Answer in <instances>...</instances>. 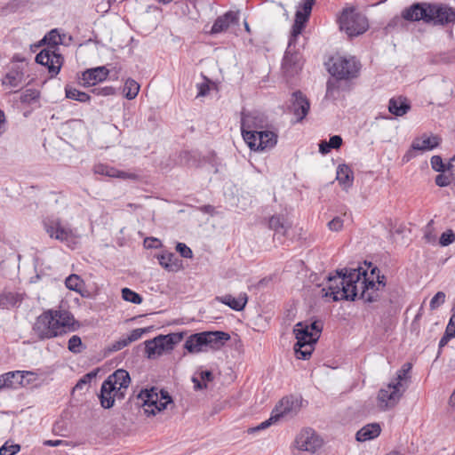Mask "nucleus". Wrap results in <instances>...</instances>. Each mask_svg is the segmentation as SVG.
I'll return each mask as SVG.
<instances>
[{"label":"nucleus","instance_id":"nucleus-1","mask_svg":"<svg viewBox=\"0 0 455 455\" xmlns=\"http://www.w3.org/2000/svg\"><path fill=\"white\" fill-rule=\"evenodd\" d=\"M386 287V277L377 267L368 273L362 267L337 271L329 275L320 293L333 301L354 300L359 297L367 302L377 301Z\"/></svg>","mask_w":455,"mask_h":455},{"label":"nucleus","instance_id":"nucleus-2","mask_svg":"<svg viewBox=\"0 0 455 455\" xmlns=\"http://www.w3.org/2000/svg\"><path fill=\"white\" fill-rule=\"evenodd\" d=\"M403 20L411 22L422 21L435 26H453L455 9L442 3H415L401 12Z\"/></svg>","mask_w":455,"mask_h":455},{"label":"nucleus","instance_id":"nucleus-3","mask_svg":"<svg viewBox=\"0 0 455 455\" xmlns=\"http://www.w3.org/2000/svg\"><path fill=\"white\" fill-rule=\"evenodd\" d=\"M76 320L66 309H48L36 319L33 331L38 339H50L76 330Z\"/></svg>","mask_w":455,"mask_h":455},{"label":"nucleus","instance_id":"nucleus-4","mask_svg":"<svg viewBox=\"0 0 455 455\" xmlns=\"http://www.w3.org/2000/svg\"><path fill=\"white\" fill-rule=\"evenodd\" d=\"M323 324L319 321L300 322L293 329L297 342L294 352L298 359L307 360L314 351V346L320 338Z\"/></svg>","mask_w":455,"mask_h":455},{"label":"nucleus","instance_id":"nucleus-5","mask_svg":"<svg viewBox=\"0 0 455 455\" xmlns=\"http://www.w3.org/2000/svg\"><path fill=\"white\" fill-rule=\"evenodd\" d=\"M42 42L47 44L36 56V61L38 64L48 68L49 72L57 75L62 66L63 58L60 53L57 52V45L65 43L64 38L59 33V30H50L44 36Z\"/></svg>","mask_w":455,"mask_h":455},{"label":"nucleus","instance_id":"nucleus-6","mask_svg":"<svg viewBox=\"0 0 455 455\" xmlns=\"http://www.w3.org/2000/svg\"><path fill=\"white\" fill-rule=\"evenodd\" d=\"M229 339L230 335L225 331H203L190 335L184 347L189 353L197 354L208 349H220Z\"/></svg>","mask_w":455,"mask_h":455},{"label":"nucleus","instance_id":"nucleus-7","mask_svg":"<svg viewBox=\"0 0 455 455\" xmlns=\"http://www.w3.org/2000/svg\"><path fill=\"white\" fill-rule=\"evenodd\" d=\"M135 401L148 417L156 416L165 410L168 404L172 403V398L168 392L158 391L156 387L141 389L135 396Z\"/></svg>","mask_w":455,"mask_h":455},{"label":"nucleus","instance_id":"nucleus-8","mask_svg":"<svg viewBox=\"0 0 455 455\" xmlns=\"http://www.w3.org/2000/svg\"><path fill=\"white\" fill-rule=\"evenodd\" d=\"M361 68L359 61L351 56L336 55L328 62L329 73L337 79L348 80L358 76Z\"/></svg>","mask_w":455,"mask_h":455},{"label":"nucleus","instance_id":"nucleus-9","mask_svg":"<svg viewBox=\"0 0 455 455\" xmlns=\"http://www.w3.org/2000/svg\"><path fill=\"white\" fill-rule=\"evenodd\" d=\"M183 332H174L167 335H159L145 342V349L148 358L159 356L170 352L174 346L183 339Z\"/></svg>","mask_w":455,"mask_h":455},{"label":"nucleus","instance_id":"nucleus-10","mask_svg":"<svg viewBox=\"0 0 455 455\" xmlns=\"http://www.w3.org/2000/svg\"><path fill=\"white\" fill-rule=\"evenodd\" d=\"M43 227L46 234L60 242H68L76 236V231L69 224L64 223L59 217L51 215L43 220Z\"/></svg>","mask_w":455,"mask_h":455},{"label":"nucleus","instance_id":"nucleus-11","mask_svg":"<svg viewBox=\"0 0 455 455\" xmlns=\"http://www.w3.org/2000/svg\"><path fill=\"white\" fill-rule=\"evenodd\" d=\"M339 28H369L367 15L358 6L347 4L338 16Z\"/></svg>","mask_w":455,"mask_h":455},{"label":"nucleus","instance_id":"nucleus-12","mask_svg":"<svg viewBox=\"0 0 455 455\" xmlns=\"http://www.w3.org/2000/svg\"><path fill=\"white\" fill-rule=\"evenodd\" d=\"M303 30H292L289 38V44L283 60V69L288 76H293L301 68V59L293 48L302 35Z\"/></svg>","mask_w":455,"mask_h":455},{"label":"nucleus","instance_id":"nucleus-13","mask_svg":"<svg viewBox=\"0 0 455 455\" xmlns=\"http://www.w3.org/2000/svg\"><path fill=\"white\" fill-rule=\"evenodd\" d=\"M276 132L268 130H260L255 133L246 132L244 141L254 151H264L273 148L277 143Z\"/></svg>","mask_w":455,"mask_h":455},{"label":"nucleus","instance_id":"nucleus-14","mask_svg":"<svg viewBox=\"0 0 455 455\" xmlns=\"http://www.w3.org/2000/svg\"><path fill=\"white\" fill-rule=\"evenodd\" d=\"M405 390L406 387L397 386L394 381H390L379 391L377 397L378 407L381 411L394 408L400 401Z\"/></svg>","mask_w":455,"mask_h":455},{"label":"nucleus","instance_id":"nucleus-15","mask_svg":"<svg viewBox=\"0 0 455 455\" xmlns=\"http://www.w3.org/2000/svg\"><path fill=\"white\" fill-rule=\"evenodd\" d=\"M294 404L295 401L293 400L292 397L283 398L279 402L278 405H276L275 410L272 411L270 418L261 422L258 426L249 428L248 433L253 434L269 427L274 423L277 422L281 417L286 416L292 412L294 409Z\"/></svg>","mask_w":455,"mask_h":455},{"label":"nucleus","instance_id":"nucleus-16","mask_svg":"<svg viewBox=\"0 0 455 455\" xmlns=\"http://www.w3.org/2000/svg\"><path fill=\"white\" fill-rule=\"evenodd\" d=\"M106 380L109 384L108 388L115 390L117 400H123L125 397L126 391L131 383L130 374L127 371L119 369L110 374Z\"/></svg>","mask_w":455,"mask_h":455},{"label":"nucleus","instance_id":"nucleus-17","mask_svg":"<svg viewBox=\"0 0 455 455\" xmlns=\"http://www.w3.org/2000/svg\"><path fill=\"white\" fill-rule=\"evenodd\" d=\"M267 120L263 114L258 112L242 113L241 118V132L243 139L246 132L255 133L258 131L264 129Z\"/></svg>","mask_w":455,"mask_h":455},{"label":"nucleus","instance_id":"nucleus-18","mask_svg":"<svg viewBox=\"0 0 455 455\" xmlns=\"http://www.w3.org/2000/svg\"><path fill=\"white\" fill-rule=\"evenodd\" d=\"M295 445L300 451L315 453L322 446V440L313 429L307 428L297 435Z\"/></svg>","mask_w":455,"mask_h":455},{"label":"nucleus","instance_id":"nucleus-19","mask_svg":"<svg viewBox=\"0 0 455 455\" xmlns=\"http://www.w3.org/2000/svg\"><path fill=\"white\" fill-rule=\"evenodd\" d=\"M249 28V24L239 12L229 11L224 15L220 16L212 28H231L235 27H241Z\"/></svg>","mask_w":455,"mask_h":455},{"label":"nucleus","instance_id":"nucleus-20","mask_svg":"<svg viewBox=\"0 0 455 455\" xmlns=\"http://www.w3.org/2000/svg\"><path fill=\"white\" fill-rule=\"evenodd\" d=\"M28 375H34V373L28 371H14L0 375V390L18 389L23 387V380Z\"/></svg>","mask_w":455,"mask_h":455},{"label":"nucleus","instance_id":"nucleus-21","mask_svg":"<svg viewBox=\"0 0 455 455\" xmlns=\"http://www.w3.org/2000/svg\"><path fill=\"white\" fill-rule=\"evenodd\" d=\"M310 109L307 98L299 91L294 92L291 99V112L296 116L297 121H302Z\"/></svg>","mask_w":455,"mask_h":455},{"label":"nucleus","instance_id":"nucleus-22","mask_svg":"<svg viewBox=\"0 0 455 455\" xmlns=\"http://www.w3.org/2000/svg\"><path fill=\"white\" fill-rule=\"evenodd\" d=\"M24 84V73L20 68H12L2 78V85L11 92H18Z\"/></svg>","mask_w":455,"mask_h":455},{"label":"nucleus","instance_id":"nucleus-23","mask_svg":"<svg viewBox=\"0 0 455 455\" xmlns=\"http://www.w3.org/2000/svg\"><path fill=\"white\" fill-rule=\"evenodd\" d=\"M108 70L105 67H97L84 71L82 75V82L84 85H94L106 80Z\"/></svg>","mask_w":455,"mask_h":455},{"label":"nucleus","instance_id":"nucleus-24","mask_svg":"<svg viewBox=\"0 0 455 455\" xmlns=\"http://www.w3.org/2000/svg\"><path fill=\"white\" fill-rule=\"evenodd\" d=\"M216 299L222 304L228 306L233 310L241 311L247 304L248 296L246 293H240L237 298H235L230 294H226L221 297H217Z\"/></svg>","mask_w":455,"mask_h":455},{"label":"nucleus","instance_id":"nucleus-25","mask_svg":"<svg viewBox=\"0 0 455 455\" xmlns=\"http://www.w3.org/2000/svg\"><path fill=\"white\" fill-rule=\"evenodd\" d=\"M441 139L438 136H422L416 139L411 145L414 150L429 151L439 146Z\"/></svg>","mask_w":455,"mask_h":455},{"label":"nucleus","instance_id":"nucleus-26","mask_svg":"<svg viewBox=\"0 0 455 455\" xmlns=\"http://www.w3.org/2000/svg\"><path fill=\"white\" fill-rule=\"evenodd\" d=\"M381 432V427L378 423H371L363 427L355 435L357 442H366L377 438Z\"/></svg>","mask_w":455,"mask_h":455},{"label":"nucleus","instance_id":"nucleus-27","mask_svg":"<svg viewBox=\"0 0 455 455\" xmlns=\"http://www.w3.org/2000/svg\"><path fill=\"white\" fill-rule=\"evenodd\" d=\"M411 108L405 98H392L388 102V111L395 116H404Z\"/></svg>","mask_w":455,"mask_h":455},{"label":"nucleus","instance_id":"nucleus-28","mask_svg":"<svg viewBox=\"0 0 455 455\" xmlns=\"http://www.w3.org/2000/svg\"><path fill=\"white\" fill-rule=\"evenodd\" d=\"M109 384L105 379L100 387V394L99 395L101 407L104 409H110L114 406L115 401L117 400V396L115 395V390L108 388Z\"/></svg>","mask_w":455,"mask_h":455},{"label":"nucleus","instance_id":"nucleus-29","mask_svg":"<svg viewBox=\"0 0 455 455\" xmlns=\"http://www.w3.org/2000/svg\"><path fill=\"white\" fill-rule=\"evenodd\" d=\"M336 179L344 189H347L353 184V172L347 165L339 164L337 168Z\"/></svg>","mask_w":455,"mask_h":455},{"label":"nucleus","instance_id":"nucleus-30","mask_svg":"<svg viewBox=\"0 0 455 455\" xmlns=\"http://www.w3.org/2000/svg\"><path fill=\"white\" fill-rule=\"evenodd\" d=\"M412 368L411 363H405L403 364L401 369L396 372V377L392 380L395 385H401L402 387H407V382L411 379L410 371Z\"/></svg>","mask_w":455,"mask_h":455},{"label":"nucleus","instance_id":"nucleus-31","mask_svg":"<svg viewBox=\"0 0 455 455\" xmlns=\"http://www.w3.org/2000/svg\"><path fill=\"white\" fill-rule=\"evenodd\" d=\"M159 264L169 271L178 268V259L172 252H164L157 257Z\"/></svg>","mask_w":455,"mask_h":455},{"label":"nucleus","instance_id":"nucleus-32","mask_svg":"<svg viewBox=\"0 0 455 455\" xmlns=\"http://www.w3.org/2000/svg\"><path fill=\"white\" fill-rule=\"evenodd\" d=\"M269 228L273 229L275 235L285 236L290 226L279 216H272L269 220Z\"/></svg>","mask_w":455,"mask_h":455},{"label":"nucleus","instance_id":"nucleus-33","mask_svg":"<svg viewBox=\"0 0 455 455\" xmlns=\"http://www.w3.org/2000/svg\"><path fill=\"white\" fill-rule=\"evenodd\" d=\"M140 85L132 78H128L124 86V93L126 99L133 100L137 97Z\"/></svg>","mask_w":455,"mask_h":455},{"label":"nucleus","instance_id":"nucleus-34","mask_svg":"<svg viewBox=\"0 0 455 455\" xmlns=\"http://www.w3.org/2000/svg\"><path fill=\"white\" fill-rule=\"evenodd\" d=\"M312 9H307L300 6L296 12L295 23L293 28H302L309 18Z\"/></svg>","mask_w":455,"mask_h":455},{"label":"nucleus","instance_id":"nucleus-35","mask_svg":"<svg viewBox=\"0 0 455 455\" xmlns=\"http://www.w3.org/2000/svg\"><path fill=\"white\" fill-rule=\"evenodd\" d=\"M22 300V296L17 292H6L1 295L0 303L6 307H14L19 305Z\"/></svg>","mask_w":455,"mask_h":455},{"label":"nucleus","instance_id":"nucleus-36","mask_svg":"<svg viewBox=\"0 0 455 455\" xmlns=\"http://www.w3.org/2000/svg\"><path fill=\"white\" fill-rule=\"evenodd\" d=\"M40 97L39 91L36 89H27L20 96V101L22 104L30 105L37 101Z\"/></svg>","mask_w":455,"mask_h":455},{"label":"nucleus","instance_id":"nucleus-37","mask_svg":"<svg viewBox=\"0 0 455 455\" xmlns=\"http://www.w3.org/2000/svg\"><path fill=\"white\" fill-rule=\"evenodd\" d=\"M65 92L68 99L78 100L80 102H86L90 100V96L87 93L73 87H66Z\"/></svg>","mask_w":455,"mask_h":455},{"label":"nucleus","instance_id":"nucleus-38","mask_svg":"<svg viewBox=\"0 0 455 455\" xmlns=\"http://www.w3.org/2000/svg\"><path fill=\"white\" fill-rule=\"evenodd\" d=\"M66 287L70 291H80L83 281L77 275H70L65 280Z\"/></svg>","mask_w":455,"mask_h":455},{"label":"nucleus","instance_id":"nucleus-39","mask_svg":"<svg viewBox=\"0 0 455 455\" xmlns=\"http://www.w3.org/2000/svg\"><path fill=\"white\" fill-rule=\"evenodd\" d=\"M122 298L125 301H129V302H132V303L137 304V305H139L142 302V297L139 293L132 291L129 288L122 289Z\"/></svg>","mask_w":455,"mask_h":455},{"label":"nucleus","instance_id":"nucleus-40","mask_svg":"<svg viewBox=\"0 0 455 455\" xmlns=\"http://www.w3.org/2000/svg\"><path fill=\"white\" fill-rule=\"evenodd\" d=\"M340 79L331 78L327 81L326 84V98L335 99L337 93L339 89V81Z\"/></svg>","mask_w":455,"mask_h":455},{"label":"nucleus","instance_id":"nucleus-41","mask_svg":"<svg viewBox=\"0 0 455 455\" xmlns=\"http://www.w3.org/2000/svg\"><path fill=\"white\" fill-rule=\"evenodd\" d=\"M68 348L70 352L74 354H78L82 351L83 343L81 338L77 335H73L68 339Z\"/></svg>","mask_w":455,"mask_h":455},{"label":"nucleus","instance_id":"nucleus-42","mask_svg":"<svg viewBox=\"0 0 455 455\" xmlns=\"http://www.w3.org/2000/svg\"><path fill=\"white\" fill-rule=\"evenodd\" d=\"M93 172L96 174L105 175L108 177H114L115 175V168L103 164H95L93 167Z\"/></svg>","mask_w":455,"mask_h":455},{"label":"nucleus","instance_id":"nucleus-43","mask_svg":"<svg viewBox=\"0 0 455 455\" xmlns=\"http://www.w3.org/2000/svg\"><path fill=\"white\" fill-rule=\"evenodd\" d=\"M455 241V234L451 229L444 231L439 239V243L442 246H448Z\"/></svg>","mask_w":455,"mask_h":455},{"label":"nucleus","instance_id":"nucleus-44","mask_svg":"<svg viewBox=\"0 0 455 455\" xmlns=\"http://www.w3.org/2000/svg\"><path fill=\"white\" fill-rule=\"evenodd\" d=\"M431 166L432 168L438 172H446V166L443 162V159L439 156H434L431 158Z\"/></svg>","mask_w":455,"mask_h":455},{"label":"nucleus","instance_id":"nucleus-45","mask_svg":"<svg viewBox=\"0 0 455 455\" xmlns=\"http://www.w3.org/2000/svg\"><path fill=\"white\" fill-rule=\"evenodd\" d=\"M445 293L443 291H438L430 300V309L435 310L443 305L445 301Z\"/></svg>","mask_w":455,"mask_h":455},{"label":"nucleus","instance_id":"nucleus-46","mask_svg":"<svg viewBox=\"0 0 455 455\" xmlns=\"http://www.w3.org/2000/svg\"><path fill=\"white\" fill-rule=\"evenodd\" d=\"M20 450V446L19 444H11L9 445L8 443H5L1 448H0V455H15L18 453Z\"/></svg>","mask_w":455,"mask_h":455},{"label":"nucleus","instance_id":"nucleus-47","mask_svg":"<svg viewBox=\"0 0 455 455\" xmlns=\"http://www.w3.org/2000/svg\"><path fill=\"white\" fill-rule=\"evenodd\" d=\"M148 331L147 328H137L131 331L130 334L125 336L128 342L131 344L132 342H134L138 339H140L143 334H145Z\"/></svg>","mask_w":455,"mask_h":455},{"label":"nucleus","instance_id":"nucleus-48","mask_svg":"<svg viewBox=\"0 0 455 455\" xmlns=\"http://www.w3.org/2000/svg\"><path fill=\"white\" fill-rule=\"evenodd\" d=\"M451 338H455V328L448 323L445 334L439 341V347H444Z\"/></svg>","mask_w":455,"mask_h":455},{"label":"nucleus","instance_id":"nucleus-49","mask_svg":"<svg viewBox=\"0 0 455 455\" xmlns=\"http://www.w3.org/2000/svg\"><path fill=\"white\" fill-rule=\"evenodd\" d=\"M129 344L130 343L128 342L125 336H123L118 340H116L111 344V346L109 347V351H111V352L119 351V350L123 349L124 347H127Z\"/></svg>","mask_w":455,"mask_h":455},{"label":"nucleus","instance_id":"nucleus-50","mask_svg":"<svg viewBox=\"0 0 455 455\" xmlns=\"http://www.w3.org/2000/svg\"><path fill=\"white\" fill-rule=\"evenodd\" d=\"M176 250L182 257L186 259H191L193 257L191 249L183 243H178L176 245Z\"/></svg>","mask_w":455,"mask_h":455},{"label":"nucleus","instance_id":"nucleus-51","mask_svg":"<svg viewBox=\"0 0 455 455\" xmlns=\"http://www.w3.org/2000/svg\"><path fill=\"white\" fill-rule=\"evenodd\" d=\"M327 226L331 231H340L343 228V220L340 217H335L328 222Z\"/></svg>","mask_w":455,"mask_h":455},{"label":"nucleus","instance_id":"nucleus-52","mask_svg":"<svg viewBox=\"0 0 455 455\" xmlns=\"http://www.w3.org/2000/svg\"><path fill=\"white\" fill-rule=\"evenodd\" d=\"M451 182V179L450 178L449 174H446V172H442L441 174H438L435 178V184L439 187H446L450 185Z\"/></svg>","mask_w":455,"mask_h":455},{"label":"nucleus","instance_id":"nucleus-53","mask_svg":"<svg viewBox=\"0 0 455 455\" xmlns=\"http://www.w3.org/2000/svg\"><path fill=\"white\" fill-rule=\"evenodd\" d=\"M95 376L94 373L90 372L85 374L82 379H80L76 384L74 389H83V387L88 385L91 379Z\"/></svg>","mask_w":455,"mask_h":455},{"label":"nucleus","instance_id":"nucleus-54","mask_svg":"<svg viewBox=\"0 0 455 455\" xmlns=\"http://www.w3.org/2000/svg\"><path fill=\"white\" fill-rule=\"evenodd\" d=\"M114 177L113 178H119V179H123V180H126V179H130V180H136L137 179V175L134 174V173H132V172H124V171H119L117 169L115 168V173H114Z\"/></svg>","mask_w":455,"mask_h":455},{"label":"nucleus","instance_id":"nucleus-55","mask_svg":"<svg viewBox=\"0 0 455 455\" xmlns=\"http://www.w3.org/2000/svg\"><path fill=\"white\" fill-rule=\"evenodd\" d=\"M446 170V172L449 174L451 180L455 182V156L449 161Z\"/></svg>","mask_w":455,"mask_h":455},{"label":"nucleus","instance_id":"nucleus-56","mask_svg":"<svg viewBox=\"0 0 455 455\" xmlns=\"http://www.w3.org/2000/svg\"><path fill=\"white\" fill-rule=\"evenodd\" d=\"M329 143L331 148H339L342 144V138L339 135H333L330 138Z\"/></svg>","mask_w":455,"mask_h":455},{"label":"nucleus","instance_id":"nucleus-57","mask_svg":"<svg viewBox=\"0 0 455 455\" xmlns=\"http://www.w3.org/2000/svg\"><path fill=\"white\" fill-rule=\"evenodd\" d=\"M331 148L329 142L323 140L319 144V151L323 155L328 154L331 151Z\"/></svg>","mask_w":455,"mask_h":455},{"label":"nucleus","instance_id":"nucleus-58","mask_svg":"<svg viewBox=\"0 0 455 455\" xmlns=\"http://www.w3.org/2000/svg\"><path fill=\"white\" fill-rule=\"evenodd\" d=\"M197 88H198L197 97L205 96L210 90L209 85L205 83L198 84Z\"/></svg>","mask_w":455,"mask_h":455},{"label":"nucleus","instance_id":"nucleus-59","mask_svg":"<svg viewBox=\"0 0 455 455\" xmlns=\"http://www.w3.org/2000/svg\"><path fill=\"white\" fill-rule=\"evenodd\" d=\"M64 443H67L65 441L63 440H46L44 441V444L46 445V446H51V447H57V446H60V445H62Z\"/></svg>","mask_w":455,"mask_h":455},{"label":"nucleus","instance_id":"nucleus-60","mask_svg":"<svg viewBox=\"0 0 455 455\" xmlns=\"http://www.w3.org/2000/svg\"><path fill=\"white\" fill-rule=\"evenodd\" d=\"M364 31L365 30H347V37L353 39L354 37L361 36Z\"/></svg>","mask_w":455,"mask_h":455},{"label":"nucleus","instance_id":"nucleus-61","mask_svg":"<svg viewBox=\"0 0 455 455\" xmlns=\"http://www.w3.org/2000/svg\"><path fill=\"white\" fill-rule=\"evenodd\" d=\"M192 381L194 382L195 384V389L198 390V389H203L204 387H206V385L205 384H202L196 378H193L192 379Z\"/></svg>","mask_w":455,"mask_h":455},{"label":"nucleus","instance_id":"nucleus-62","mask_svg":"<svg viewBox=\"0 0 455 455\" xmlns=\"http://www.w3.org/2000/svg\"><path fill=\"white\" fill-rule=\"evenodd\" d=\"M212 372L209 371H204L201 372V379L203 380H211L212 379Z\"/></svg>","mask_w":455,"mask_h":455},{"label":"nucleus","instance_id":"nucleus-63","mask_svg":"<svg viewBox=\"0 0 455 455\" xmlns=\"http://www.w3.org/2000/svg\"><path fill=\"white\" fill-rule=\"evenodd\" d=\"M315 0H302L301 6L306 7V10L312 9Z\"/></svg>","mask_w":455,"mask_h":455},{"label":"nucleus","instance_id":"nucleus-64","mask_svg":"<svg viewBox=\"0 0 455 455\" xmlns=\"http://www.w3.org/2000/svg\"><path fill=\"white\" fill-rule=\"evenodd\" d=\"M449 324L455 328V308L453 309V314L450 319Z\"/></svg>","mask_w":455,"mask_h":455}]
</instances>
